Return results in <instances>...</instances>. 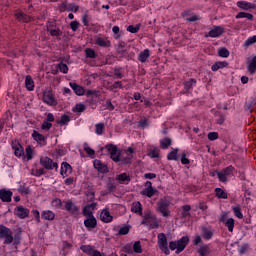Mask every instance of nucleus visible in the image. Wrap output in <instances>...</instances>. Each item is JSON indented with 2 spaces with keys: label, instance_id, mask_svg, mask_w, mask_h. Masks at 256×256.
<instances>
[{
  "label": "nucleus",
  "instance_id": "59",
  "mask_svg": "<svg viewBox=\"0 0 256 256\" xmlns=\"http://www.w3.org/2000/svg\"><path fill=\"white\" fill-rule=\"evenodd\" d=\"M26 157L28 161H31V159H33V149L31 148V146H28L26 148Z\"/></svg>",
  "mask_w": 256,
  "mask_h": 256
},
{
  "label": "nucleus",
  "instance_id": "3",
  "mask_svg": "<svg viewBox=\"0 0 256 256\" xmlns=\"http://www.w3.org/2000/svg\"><path fill=\"white\" fill-rule=\"evenodd\" d=\"M0 240L4 241V245L13 243V230L5 225H0Z\"/></svg>",
  "mask_w": 256,
  "mask_h": 256
},
{
  "label": "nucleus",
  "instance_id": "61",
  "mask_svg": "<svg viewBox=\"0 0 256 256\" xmlns=\"http://www.w3.org/2000/svg\"><path fill=\"white\" fill-rule=\"evenodd\" d=\"M195 83H197V81H195V79H191L184 83V87L185 89H191V87H193Z\"/></svg>",
  "mask_w": 256,
  "mask_h": 256
},
{
  "label": "nucleus",
  "instance_id": "36",
  "mask_svg": "<svg viewBox=\"0 0 256 256\" xmlns=\"http://www.w3.org/2000/svg\"><path fill=\"white\" fill-rule=\"evenodd\" d=\"M177 153H179V149L177 148L169 152L167 155L168 161H177Z\"/></svg>",
  "mask_w": 256,
  "mask_h": 256
},
{
  "label": "nucleus",
  "instance_id": "47",
  "mask_svg": "<svg viewBox=\"0 0 256 256\" xmlns=\"http://www.w3.org/2000/svg\"><path fill=\"white\" fill-rule=\"evenodd\" d=\"M139 29H141V24H137L136 26L129 25L127 27V31H129V33H139Z\"/></svg>",
  "mask_w": 256,
  "mask_h": 256
},
{
  "label": "nucleus",
  "instance_id": "20",
  "mask_svg": "<svg viewBox=\"0 0 256 256\" xmlns=\"http://www.w3.org/2000/svg\"><path fill=\"white\" fill-rule=\"evenodd\" d=\"M93 165L100 173H107V171H109L107 165L102 164L101 160H94Z\"/></svg>",
  "mask_w": 256,
  "mask_h": 256
},
{
  "label": "nucleus",
  "instance_id": "51",
  "mask_svg": "<svg viewBox=\"0 0 256 256\" xmlns=\"http://www.w3.org/2000/svg\"><path fill=\"white\" fill-rule=\"evenodd\" d=\"M52 207H55V209H61L63 202L61 201V199L59 198H55L52 202H51Z\"/></svg>",
  "mask_w": 256,
  "mask_h": 256
},
{
  "label": "nucleus",
  "instance_id": "7",
  "mask_svg": "<svg viewBox=\"0 0 256 256\" xmlns=\"http://www.w3.org/2000/svg\"><path fill=\"white\" fill-rule=\"evenodd\" d=\"M157 237H158L159 249H161V251H163V253H165V255H169V253H171V252L169 251V246L167 243V236L165 235V233H159Z\"/></svg>",
  "mask_w": 256,
  "mask_h": 256
},
{
  "label": "nucleus",
  "instance_id": "54",
  "mask_svg": "<svg viewBox=\"0 0 256 256\" xmlns=\"http://www.w3.org/2000/svg\"><path fill=\"white\" fill-rule=\"evenodd\" d=\"M117 53L120 57H127V51L121 44L118 46Z\"/></svg>",
  "mask_w": 256,
  "mask_h": 256
},
{
  "label": "nucleus",
  "instance_id": "56",
  "mask_svg": "<svg viewBox=\"0 0 256 256\" xmlns=\"http://www.w3.org/2000/svg\"><path fill=\"white\" fill-rule=\"evenodd\" d=\"M84 151L87 153V155H95V150L91 149L87 143H84Z\"/></svg>",
  "mask_w": 256,
  "mask_h": 256
},
{
  "label": "nucleus",
  "instance_id": "27",
  "mask_svg": "<svg viewBox=\"0 0 256 256\" xmlns=\"http://www.w3.org/2000/svg\"><path fill=\"white\" fill-rule=\"evenodd\" d=\"M61 9L63 11H74V13H77L79 11V6L75 5V4H67V3H63L61 5Z\"/></svg>",
  "mask_w": 256,
  "mask_h": 256
},
{
  "label": "nucleus",
  "instance_id": "18",
  "mask_svg": "<svg viewBox=\"0 0 256 256\" xmlns=\"http://www.w3.org/2000/svg\"><path fill=\"white\" fill-rule=\"evenodd\" d=\"M84 225L88 231H91V229H95V227H97V219L95 216H89L84 220Z\"/></svg>",
  "mask_w": 256,
  "mask_h": 256
},
{
  "label": "nucleus",
  "instance_id": "17",
  "mask_svg": "<svg viewBox=\"0 0 256 256\" xmlns=\"http://www.w3.org/2000/svg\"><path fill=\"white\" fill-rule=\"evenodd\" d=\"M95 207H97V203L95 202H92L91 204L86 205L82 211L84 217H93V212L95 211Z\"/></svg>",
  "mask_w": 256,
  "mask_h": 256
},
{
  "label": "nucleus",
  "instance_id": "11",
  "mask_svg": "<svg viewBox=\"0 0 256 256\" xmlns=\"http://www.w3.org/2000/svg\"><path fill=\"white\" fill-rule=\"evenodd\" d=\"M14 213L19 219H27V217H29L30 211L23 206H17L14 210Z\"/></svg>",
  "mask_w": 256,
  "mask_h": 256
},
{
  "label": "nucleus",
  "instance_id": "19",
  "mask_svg": "<svg viewBox=\"0 0 256 256\" xmlns=\"http://www.w3.org/2000/svg\"><path fill=\"white\" fill-rule=\"evenodd\" d=\"M41 218L44 219V221H54L55 220V212L51 210H43L41 212Z\"/></svg>",
  "mask_w": 256,
  "mask_h": 256
},
{
  "label": "nucleus",
  "instance_id": "30",
  "mask_svg": "<svg viewBox=\"0 0 256 256\" xmlns=\"http://www.w3.org/2000/svg\"><path fill=\"white\" fill-rule=\"evenodd\" d=\"M227 65H229V63H227V61H219L216 62L214 65H212L211 69L212 71H219V69H223L225 67H227Z\"/></svg>",
  "mask_w": 256,
  "mask_h": 256
},
{
  "label": "nucleus",
  "instance_id": "38",
  "mask_svg": "<svg viewBox=\"0 0 256 256\" xmlns=\"http://www.w3.org/2000/svg\"><path fill=\"white\" fill-rule=\"evenodd\" d=\"M226 227L228 228V231H230V233H233V229L235 228V219L233 218H229L226 222H225Z\"/></svg>",
  "mask_w": 256,
  "mask_h": 256
},
{
  "label": "nucleus",
  "instance_id": "50",
  "mask_svg": "<svg viewBox=\"0 0 256 256\" xmlns=\"http://www.w3.org/2000/svg\"><path fill=\"white\" fill-rule=\"evenodd\" d=\"M71 119L67 115H62L60 120H57L58 125H67Z\"/></svg>",
  "mask_w": 256,
  "mask_h": 256
},
{
  "label": "nucleus",
  "instance_id": "55",
  "mask_svg": "<svg viewBox=\"0 0 256 256\" xmlns=\"http://www.w3.org/2000/svg\"><path fill=\"white\" fill-rule=\"evenodd\" d=\"M249 251V244H243L242 246L239 247L238 252L240 255H245Z\"/></svg>",
  "mask_w": 256,
  "mask_h": 256
},
{
  "label": "nucleus",
  "instance_id": "12",
  "mask_svg": "<svg viewBox=\"0 0 256 256\" xmlns=\"http://www.w3.org/2000/svg\"><path fill=\"white\" fill-rule=\"evenodd\" d=\"M13 192L7 189H0V199L3 203H11Z\"/></svg>",
  "mask_w": 256,
  "mask_h": 256
},
{
  "label": "nucleus",
  "instance_id": "24",
  "mask_svg": "<svg viewBox=\"0 0 256 256\" xmlns=\"http://www.w3.org/2000/svg\"><path fill=\"white\" fill-rule=\"evenodd\" d=\"M237 7H239V9H243V11H249V9H255L254 4L247 1H238Z\"/></svg>",
  "mask_w": 256,
  "mask_h": 256
},
{
  "label": "nucleus",
  "instance_id": "23",
  "mask_svg": "<svg viewBox=\"0 0 256 256\" xmlns=\"http://www.w3.org/2000/svg\"><path fill=\"white\" fill-rule=\"evenodd\" d=\"M132 213H136L137 215L142 216L143 215V206L141 205V202H133L131 206Z\"/></svg>",
  "mask_w": 256,
  "mask_h": 256
},
{
  "label": "nucleus",
  "instance_id": "37",
  "mask_svg": "<svg viewBox=\"0 0 256 256\" xmlns=\"http://www.w3.org/2000/svg\"><path fill=\"white\" fill-rule=\"evenodd\" d=\"M127 153H129L128 156L126 158H123L122 161H123V163L129 164V163H131V160L133 159V153H134L133 148L129 147L127 149Z\"/></svg>",
  "mask_w": 256,
  "mask_h": 256
},
{
  "label": "nucleus",
  "instance_id": "29",
  "mask_svg": "<svg viewBox=\"0 0 256 256\" xmlns=\"http://www.w3.org/2000/svg\"><path fill=\"white\" fill-rule=\"evenodd\" d=\"M16 19H18V21H22V23H29V21H31V17L27 16V14H24L23 12L16 13Z\"/></svg>",
  "mask_w": 256,
  "mask_h": 256
},
{
  "label": "nucleus",
  "instance_id": "46",
  "mask_svg": "<svg viewBox=\"0 0 256 256\" xmlns=\"http://www.w3.org/2000/svg\"><path fill=\"white\" fill-rule=\"evenodd\" d=\"M57 69H59V71H61V73L67 74L69 73V67L67 66V64L61 62L58 64Z\"/></svg>",
  "mask_w": 256,
  "mask_h": 256
},
{
  "label": "nucleus",
  "instance_id": "25",
  "mask_svg": "<svg viewBox=\"0 0 256 256\" xmlns=\"http://www.w3.org/2000/svg\"><path fill=\"white\" fill-rule=\"evenodd\" d=\"M149 57H151V52L149 51V49H145L144 51L139 53L138 61H140V63H147V59H149Z\"/></svg>",
  "mask_w": 256,
  "mask_h": 256
},
{
  "label": "nucleus",
  "instance_id": "41",
  "mask_svg": "<svg viewBox=\"0 0 256 256\" xmlns=\"http://www.w3.org/2000/svg\"><path fill=\"white\" fill-rule=\"evenodd\" d=\"M215 193H216V197H218V199H227V197H228L226 192H224L223 189H221V188H216Z\"/></svg>",
  "mask_w": 256,
  "mask_h": 256
},
{
  "label": "nucleus",
  "instance_id": "1",
  "mask_svg": "<svg viewBox=\"0 0 256 256\" xmlns=\"http://www.w3.org/2000/svg\"><path fill=\"white\" fill-rule=\"evenodd\" d=\"M141 225H146L149 229H159V220L157 219V215L151 212V210H146L144 212Z\"/></svg>",
  "mask_w": 256,
  "mask_h": 256
},
{
  "label": "nucleus",
  "instance_id": "62",
  "mask_svg": "<svg viewBox=\"0 0 256 256\" xmlns=\"http://www.w3.org/2000/svg\"><path fill=\"white\" fill-rule=\"evenodd\" d=\"M181 163L182 165H189L190 161L187 158V154L185 152L182 153L181 155Z\"/></svg>",
  "mask_w": 256,
  "mask_h": 256
},
{
  "label": "nucleus",
  "instance_id": "57",
  "mask_svg": "<svg viewBox=\"0 0 256 256\" xmlns=\"http://www.w3.org/2000/svg\"><path fill=\"white\" fill-rule=\"evenodd\" d=\"M52 127H53V124H51V122L44 121L42 123L41 129L43 131H49V129H51Z\"/></svg>",
  "mask_w": 256,
  "mask_h": 256
},
{
  "label": "nucleus",
  "instance_id": "8",
  "mask_svg": "<svg viewBox=\"0 0 256 256\" xmlns=\"http://www.w3.org/2000/svg\"><path fill=\"white\" fill-rule=\"evenodd\" d=\"M43 102L51 107L57 106V99L51 90H45L43 93Z\"/></svg>",
  "mask_w": 256,
  "mask_h": 256
},
{
  "label": "nucleus",
  "instance_id": "26",
  "mask_svg": "<svg viewBox=\"0 0 256 256\" xmlns=\"http://www.w3.org/2000/svg\"><path fill=\"white\" fill-rule=\"evenodd\" d=\"M201 236L206 240L209 241L210 239H213V232L211 229L207 227L201 228Z\"/></svg>",
  "mask_w": 256,
  "mask_h": 256
},
{
  "label": "nucleus",
  "instance_id": "13",
  "mask_svg": "<svg viewBox=\"0 0 256 256\" xmlns=\"http://www.w3.org/2000/svg\"><path fill=\"white\" fill-rule=\"evenodd\" d=\"M12 149L14 150L15 157H23L25 155V150L19 141L15 140L12 142Z\"/></svg>",
  "mask_w": 256,
  "mask_h": 256
},
{
  "label": "nucleus",
  "instance_id": "42",
  "mask_svg": "<svg viewBox=\"0 0 256 256\" xmlns=\"http://www.w3.org/2000/svg\"><path fill=\"white\" fill-rule=\"evenodd\" d=\"M199 253H200V256H206L211 253V249L207 245L201 246L199 249Z\"/></svg>",
  "mask_w": 256,
  "mask_h": 256
},
{
  "label": "nucleus",
  "instance_id": "14",
  "mask_svg": "<svg viewBox=\"0 0 256 256\" xmlns=\"http://www.w3.org/2000/svg\"><path fill=\"white\" fill-rule=\"evenodd\" d=\"M95 45H98V47H103L104 49H107L111 47V40H109V38L97 36L95 38Z\"/></svg>",
  "mask_w": 256,
  "mask_h": 256
},
{
  "label": "nucleus",
  "instance_id": "34",
  "mask_svg": "<svg viewBox=\"0 0 256 256\" xmlns=\"http://www.w3.org/2000/svg\"><path fill=\"white\" fill-rule=\"evenodd\" d=\"M32 137L34 141H37L38 143H45V136H43V134H39L37 131L32 133Z\"/></svg>",
  "mask_w": 256,
  "mask_h": 256
},
{
  "label": "nucleus",
  "instance_id": "32",
  "mask_svg": "<svg viewBox=\"0 0 256 256\" xmlns=\"http://www.w3.org/2000/svg\"><path fill=\"white\" fill-rule=\"evenodd\" d=\"M171 143V138H163L162 140H160V147L161 149H169V147H171Z\"/></svg>",
  "mask_w": 256,
  "mask_h": 256
},
{
  "label": "nucleus",
  "instance_id": "15",
  "mask_svg": "<svg viewBox=\"0 0 256 256\" xmlns=\"http://www.w3.org/2000/svg\"><path fill=\"white\" fill-rule=\"evenodd\" d=\"M71 173H73V168L71 167V164L67 162H63L61 165L60 175H62V177L65 178V177H69Z\"/></svg>",
  "mask_w": 256,
  "mask_h": 256
},
{
  "label": "nucleus",
  "instance_id": "43",
  "mask_svg": "<svg viewBox=\"0 0 256 256\" xmlns=\"http://www.w3.org/2000/svg\"><path fill=\"white\" fill-rule=\"evenodd\" d=\"M232 211H234L235 217H237L238 219H243V213L241 212V207L234 206L232 207Z\"/></svg>",
  "mask_w": 256,
  "mask_h": 256
},
{
  "label": "nucleus",
  "instance_id": "6",
  "mask_svg": "<svg viewBox=\"0 0 256 256\" xmlns=\"http://www.w3.org/2000/svg\"><path fill=\"white\" fill-rule=\"evenodd\" d=\"M106 149L108 153H110L112 161H114L115 163H119V161H121V152L119 151V149H117V146L109 144L106 146Z\"/></svg>",
  "mask_w": 256,
  "mask_h": 256
},
{
  "label": "nucleus",
  "instance_id": "49",
  "mask_svg": "<svg viewBox=\"0 0 256 256\" xmlns=\"http://www.w3.org/2000/svg\"><path fill=\"white\" fill-rule=\"evenodd\" d=\"M256 43V35L249 37L245 42H244V47H251V45H254Z\"/></svg>",
  "mask_w": 256,
  "mask_h": 256
},
{
  "label": "nucleus",
  "instance_id": "33",
  "mask_svg": "<svg viewBox=\"0 0 256 256\" xmlns=\"http://www.w3.org/2000/svg\"><path fill=\"white\" fill-rule=\"evenodd\" d=\"M236 19H248L249 21H253V14L247 12H240L236 15Z\"/></svg>",
  "mask_w": 256,
  "mask_h": 256
},
{
  "label": "nucleus",
  "instance_id": "44",
  "mask_svg": "<svg viewBox=\"0 0 256 256\" xmlns=\"http://www.w3.org/2000/svg\"><path fill=\"white\" fill-rule=\"evenodd\" d=\"M117 179H118V181H121L122 183H125V181L127 183H129V181H131V178L126 173L119 174L117 176Z\"/></svg>",
  "mask_w": 256,
  "mask_h": 256
},
{
  "label": "nucleus",
  "instance_id": "16",
  "mask_svg": "<svg viewBox=\"0 0 256 256\" xmlns=\"http://www.w3.org/2000/svg\"><path fill=\"white\" fill-rule=\"evenodd\" d=\"M224 29L221 26H215L212 30L209 31L208 34L205 35V37H212L217 38L221 37L222 33H224Z\"/></svg>",
  "mask_w": 256,
  "mask_h": 256
},
{
  "label": "nucleus",
  "instance_id": "5",
  "mask_svg": "<svg viewBox=\"0 0 256 256\" xmlns=\"http://www.w3.org/2000/svg\"><path fill=\"white\" fill-rule=\"evenodd\" d=\"M40 165H42V167H44V169H47L48 171H53V169H57L59 168V164H57V162H53V159L44 156L40 158Z\"/></svg>",
  "mask_w": 256,
  "mask_h": 256
},
{
  "label": "nucleus",
  "instance_id": "60",
  "mask_svg": "<svg viewBox=\"0 0 256 256\" xmlns=\"http://www.w3.org/2000/svg\"><path fill=\"white\" fill-rule=\"evenodd\" d=\"M149 126V120L147 118H143L139 121V127L145 129V127Z\"/></svg>",
  "mask_w": 256,
  "mask_h": 256
},
{
  "label": "nucleus",
  "instance_id": "28",
  "mask_svg": "<svg viewBox=\"0 0 256 256\" xmlns=\"http://www.w3.org/2000/svg\"><path fill=\"white\" fill-rule=\"evenodd\" d=\"M25 86L28 91H33V89H35V82L33 81V78L31 77V75L26 76Z\"/></svg>",
  "mask_w": 256,
  "mask_h": 256
},
{
  "label": "nucleus",
  "instance_id": "48",
  "mask_svg": "<svg viewBox=\"0 0 256 256\" xmlns=\"http://www.w3.org/2000/svg\"><path fill=\"white\" fill-rule=\"evenodd\" d=\"M32 174L35 177H41V175H45V168H36L32 170Z\"/></svg>",
  "mask_w": 256,
  "mask_h": 256
},
{
  "label": "nucleus",
  "instance_id": "10",
  "mask_svg": "<svg viewBox=\"0 0 256 256\" xmlns=\"http://www.w3.org/2000/svg\"><path fill=\"white\" fill-rule=\"evenodd\" d=\"M145 187L146 188L142 190L140 194L144 195L145 197H149V199H151V197H153V195L157 193V189L153 188V184L151 183V181H146Z\"/></svg>",
  "mask_w": 256,
  "mask_h": 256
},
{
  "label": "nucleus",
  "instance_id": "31",
  "mask_svg": "<svg viewBox=\"0 0 256 256\" xmlns=\"http://www.w3.org/2000/svg\"><path fill=\"white\" fill-rule=\"evenodd\" d=\"M81 251H83V253H86L87 255H91L92 253H95V247H93L92 245H82L80 247Z\"/></svg>",
  "mask_w": 256,
  "mask_h": 256
},
{
  "label": "nucleus",
  "instance_id": "35",
  "mask_svg": "<svg viewBox=\"0 0 256 256\" xmlns=\"http://www.w3.org/2000/svg\"><path fill=\"white\" fill-rule=\"evenodd\" d=\"M132 252L133 253H143V248L141 247V241H136L132 245Z\"/></svg>",
  "mask_w": 256,
  "mask_h": 256
},
{
  "label": "nucleus",
  "instance_id": "58",
  "mask_svg": "<svg viewBox=\"0 0 256 256\" xmlns=\"http://www.w3.org/2000/svg\"><path fill=\"white\" fill-rule=\"evenodd\" d=\"M208 139H209V141H215V140L219 139V133H217V132L208 133Z\"/></svg>",
  "mask_w": 256,
  "mask_h": 256
},
{
  "label": "nucleus",
  "instance_id": "9",
  "mask_svg": "<svg viewBox=\"0 0 256 256\" xmlns=\"http://www.w3.org/2000/svg\"><path fill=\"white\" fill-rule=\"evenodd\" d=\"M64 209L68 211L71 215H79V206L75 205L73 201H64Z\"/></svg>",
  "mask_w": 256,
  "mask_h": 256
},
{
  "label": "nucleus",
  "instance_id": "63",
  "mask_svg": "<svg viewBox=\"0 0 256 256\" xmlns=\"http://www.w3.org/2000/svg\"><path fill=\"white\" fill-rule=\"evenodd\" d=\"M70 27L72 31H77L79 29V22L77 20L72 21Z\"/></svg>",
  "mask_w": 256,
  "mask_h": 256
},
{
  "label": "nucleus",
  "instance_id": "22",
  "mask_svg": "<svg viewBox=\"0 0 256 256\" xmlns=\"http://www.w3.org/2000/svg\"><path fill=\"white\" fill-rule=\"evenodd\" d=\"M70 87L73 89L74 93L81 97V95H85V88L77 85V83L70 82Z\"/></svg>",
  "mask_w": 256,
  "mask_h": 256
},
{
  "label": "nucleus",
  "instance_id": "39",
  "mask_svg": "<svg viewBox=\"0 0 256 256\" xmlns=\"http://www.w3.org/2000/svg\"><path fill=\"white\" fill-rule=\"evenodd\" d=\"M103 131H105V124L98 123L95 125V133L96 135H103Z\"/></svg>",
  "mask_w": 256,
  "mask_h": 256
},
{
  "label": "nucleus",
  "instance_id": "4",
  "mask_svg": "<svg viewBox=\"0 0 256 256\" xmlns=\"http://www.w3.org/2000/svg\"><path fill=\"white\" fill-rule=\"evenodd\" d=\"M169 205H171L169 200L165 198L161 199L157 202L156 211L158 213H161L162 217H169V215L171 214V212L169 211Z\"/></svg>",
  "mask_w": 256,
  "mask_h": 256
},
{
  "label": "nucleus",
  "instance_id": "64",
  "mask_svg": "<svg viewBox=\"0 0 256 256\" xmlns=\"http://www.w3.org/2000/svg\"><path fill=\"white\" fill-rule=\"evenodd\" d=\"M128 233H129V227L124 226V227L120 228L118 235H127Z\"/></svg>",
  "mask_w": 256,
  "mask_h": 256
},
{
  "label": "nucleus",
  "instance_id": "40",
  "mask_svg": "<svg viewBox=\"0 0 256 256\" xmlns=\"http://www.w3.org/2000/svg\"><path fill=\"white\" fill-rule=\"evenodd\" d=\"M85 53H86V57L88 59H96L97 58V53H95V50H93L92 48H86Z\"/></svg>",
  "mask_w": 256,
  "mask_h": 256
},
{
  "label": "nucleus",
  "instance_id": "45",
  "mask_svg": "<svg viewBox=\"0 0 256 256\" xmlns=\"http://www.w3.org/2000/svg\"><path fill=\"white\" fill-rule=\"evenodd\" d=\"M122 252L127 253L128 255H133V244H126L122 247Z\"/></svg>",
  "mask_w": 256,
  "mask_h": 256
},
{
  "label": "nucleus",
  "instance_id": "53",
  "mask_svg": "<svg viewBox=\"0 0 256 256\" xmlns=\"http://www.w3.org/2000/svg\"><path fill=\"white\" fill-rule=\"evenodd\" d=\"M218 55L219 57L227 58L229 57V51L227 50V48L222 47L218 50Z\"/></svg>",
  "mask_w": 256,
  "mask_h": 256
},
{
  "label": "nucleus",
  "instance_id": "2",
  "mask_svg": "<svg viewBox=\"0 0 256 256\" xmlns=\"http://www.w3.org/2000/svg\"><path fill=\"white\" fill-rule=\"evenodd\" d=\"M188 244H189V237L183 236L180 240L169 242V248L171 249V251L176 250V253L179 254L182 251H184V249L187 247Z\"/></svg>",
  "mask_w": 256,
  "mask_h": 256
},
{
  "label": "nucleus",
  "instance_id": "52",
  "mask_svg": "<svg viewBox=\"0 0 256 256\" xmlns=\"http://www.w3.org/2000/svg\"><path fill=\"white\" fill-rule=\"evenodd\" d=\"M149 157H151V159H159V150H158V148L151 149L150 152H149Z\"/></svg>",
  "mask_w": 256,
  "mask_h": 256
},
{
  "label": "nucleus",
  "instance_id": "21",
  "mask_svg": "<svg viewBox=\"0 0 256 256\" xmlns=\"http://www.w3.org/2000/svg\"><path fill=\"white\" fill-rule=\"evenodd\" d=\"M100 219L104 223H111V221H113V216H111V213H109V210L104 209L100 214Z\"/></svg>",
  "mask_w": 256,
  "mask_h": 256
}]
</instances>
